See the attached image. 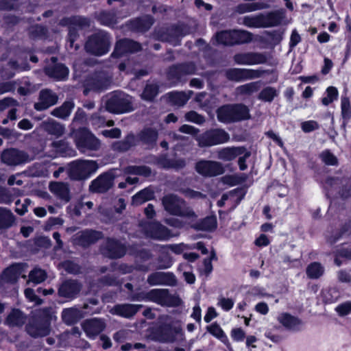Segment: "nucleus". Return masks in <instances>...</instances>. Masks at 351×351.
<instances>
[{"mask_svg":"<svg viewBox=\"0 0 351 351\" xmlns=\"http://www.w3.org/2000/svg\"><path fill=\"white\" fill-rule=\"evenodd\" d=\"M217 119L220 122L228 123L250 118L248 108L241 104L226 105L217 111Z\"/></svg>","mask_w":351,"mask_h":351,"instance_id":"1","label":"nucleus"},{"mask_svg":"<svg viewBox=\"0 0 351 351\" xmlns=\"http://www.w3.org/2000/svg\"><path fill=\"white\" fill-rule=\"evenodd\" d=\"M165 210L171 215L186 217L189 219L195 218V214L188 207L181 199L175 195H167L162 198Z\"/></svg>","mask_w":351,"mask_h":351,"instance_id":"2","label":"nucleus"},{"mask_svg":"<svg viewBox=\"0 0 351 351\" xmlns=\"http://www.w3.org/2000/svg\"><path fill=\"white\" fill-rule=\"evenodd\" d=\"M97 168L93 160H75L69 165L68 171L72 179L82 180L95 173Z\"/></svg>","mask_w":351,"mask_h":351,"instance_id":"3","label":"nucleus"},{"mask_svg":"<svg viewBox=\"0 0 351 351\" xmlns=\"http://www.w3.org/2000/svg\"><path fill=\"white\" fill-rule=\"evenodd\" d=\"M130 104V97L128 95L116 92L107 100L106 108L112 113H124L131 110Z\"/></svg>","mask_w":351,"mask_h":351,"instance_id":"4","label":"nucleus"},{"mask_svg":"<svg viewBox=\"0 0 351 351\" xmlns=\"http://www.w3.org/2000/svg\"><path fill=\"white\" fill-rule=\"evenodd\" d=\"M110 46L109 36L103 32H99L91 36L86 44L87 51L102 56L108 51Z\"/></svg>","mask_w":351,"mask_h":351,"instance_id":"5","label":"nucleus"},{"mask_svg":"<svg viewBox=\"0 0 351 351\" xmlns=\"http://www.w3.org/2000/svg\"><path fill=\"white\" fill-rule=\"evenodd\" d=\"M141 300L151 301L165 306L177 304V299L170 295L167 289H152L141 296Z\"/></svg>","mask_w":351,"mask_h":351,"instance_id":"6","label":"nucleus"},{"mask_svg":"<svg viewBox=\"0 0 351 351\" xmlns=\"http://www.w3.org/2000/svg\"><path fill=\"white\" fill-rule=\"evenodd\" d=\"M230 138L229 134L223 130H212L201 135L197 141L202 147H210L226 143Z\"/></svg>","mask_w":351,"mask_h":351,"instance_id":"7","label":"nucleus"},{"mask_svg":"<svg viewBox=\"0 0 351 351\" xmlns=\"http://www.w3.org/2000/svg\"><path fill=\"white\" fill-rule=\"evenodd\" d=\"M195 170L199 174L206 177L217 176L224 171L220 162L204 160L196 163Z\"/></svg>","mask_w":351,"mask_h":351,"instance_id":"8","label":"nucleus"},{"mask_svg":"<svg viewBox=\"0 0 351 351\" xmlns=\"http://www.w3.org/2000/svg\"><path fill=\"white\" fill-rule=\"evenodd\" d=\"M29 160V156L26 153L16 149H8L1 154V161L10 166L19 165Z\"/></svg>","mask_w":351,"mask_h":351,"instance_id":"9","label":"nucleus"},{"mask_svg":"<svg viewBox=\"0 0 351 351\" xmlns=\"http://www.w3.org/2000/svg\"><path fill=\"white\" fill-rule=\"evenodd\" d=\"M228 79L235 81L254 79L261 77L263 71L261 70L247 69H232L227 71Z\"/></svg>","mask_w":351,"mask_h":351,"instance_id":"10","label":"nucleus"},{"mask_svg":"<svg viewBox=\"0 0 351 351\" xmlns=\"http://www.w3.org/2000/svg\"><path fill=\"white\" fill-rule=\"evenodd\" d=\"M144 229L146 235L150 238L167 240L173 237V234L167 228L158 222L149 223Z\"/></svg>","mask_w":351,"mask_h":351,"instance_id":"11","label":"nucleus"},{"mask_svg":"<svg viewBox=\"0 0 351 351\" xmlns=\"http://www.w3.org/2000/svg\"><path fill=\"white\" fill-rule=\"evenodd\" d=\"M55 317L52 314L49 315L47 320L43 322L34 321L29 323L27 326V332L32 337H43L47 335L50 332L49 320Z\"/></svg>","mask_w":351,"mask_h":351,"instance_id":"12","label":"nucleus"},{"mask_svg":"<svg viewBox=\"0 0 351 351\" xmlns=\"http://www.w3.org/2000/svg\"><path fill=\"white\" fill-rule=\"evenodd\" d=\"M234 60L239 64L254 65L266 62V57L258 53H241L234 56Z\"/></svg>","mask_w":351,"mask_h":351,"instance_id":"13","label":"nucleus"},{"mask_svg":"<svg viewBox=\"0 0 351 351\" xmlns=\"http://www.w3.org/2000/svg\"><path fill=\"white\" fill-rule=\"evenodd\" d=\"M262 27H271L280 25L285 17L283 10L261 14Z\"/></svg>","mask_w":351,"mask_h":351,"instance_id":"14","label":"nucleus"},{"mask_svg":"<svg viewBox=\"0 0 351 351\" xmlns=\"http://www.w3.org/2000/svg\"><path fill=\"white\" fill-rule=\"evenodd\" d=\"M26 266L23 264H14L3 271L1 279L7 282H14L20 276L25 278Z\"/></svg>","mask_w":351,"mask_h":351,"instance_id":"15","label":"nucleus"},{"mask_svg":"<svg viewBox=\"0 0 351 351\" xmlns=\"http://www.w3.org/2000/svg\"><path fill=\"white\" fill-rule=\"evenodd\" d=\"M101 250L105 256L112 258H120L125 252V247L113 239H108Z\"/></svg>","mask_w":351,"mask_h":351,"instance_id":"16","label":"nucleus"},{"mask_svg":"<svg viewBox=\"0 0 351 351\" xmlns=\"http://www.w3.org/2000/svg\"><path fill=\"white\" fill-rule=\"evenodd\" d=\"M83 329L89 338H95L105 328L104 322L99 319H91L82 324Z\"/></svg>","mask_w":351,"mask_h":351,"instance_id":"17","label":"nucleus"},{"mask_svg":"<svg viewBox=\"0 0 351 351\" xmlns=\"http://www.w3.org/2000/svg\"><path fill=\"white\" fill-rule=\"evenodd\" d=\"M141 49V45L130 40H121L117 42L113 55L117 57L123 56L127 53L138 51Z\"/></svg>","mask_w":351,"mask_h":351,"instance_id":"18","label":"nucleus"},{"mask_svg":"<svg viewBox=\"0 0 351 351\" xmlns=\"http://www.w3.org/2000/svg\"><path fill=\"white\" fill-rule=\"evenodd\" d=\"M57 102V96L53 92L44 90L40 93L39 101L34 104L37 110H43L54 105Z\"/></svg>","mask_w":351,"mask_h":351,"instance_id":"19","label":"nucleus"},{"mask_svg":"<svg viewBox=\"0 0 351 351\" xmlns=\"http://www.w3.org/2000/svg\"><path fill=\"white\" fill-rule=\"evenodd\" d=\"M77 145L82 152L88 150H97L100 145L99 140L92 134L88 133L84 138L77 142Z\"/></svg>","mask_w":351,"mask_h":351,"instance_id":"20","label":"nucleus"},{"mask_svg":"<svg viewBox=\"0 0 351 351\" xmlns=\"http://www.w3.org/2000/svg\"><path fill=\"white\" fill-rule=\"evenodd\" d=\"M80 290V285L75 280H67L64 282L59 289L60 295L72 298L75 297Z\"/></svg>","mask_w":351,"mask_h":351,"instance_id":"21","label":"nucleus"},{"mask_svg":"<svg viewBox=\"0 0 351 351\" xmlns=\"http://www.w3.org/2000/svg\"><path fill=\"white\" fill-rule=\"evenodd\" d=\"M112 185V178L110 175H103L95 180L90 189L95 192H104L108 190Z\"/></svg>","mask_w":351,"mask_h":351,"instance_id":"22","label":"nucleus"},{"mask_svg":"<svg viewBox=\"0 0 351 351\" xmlns=\"http://www.w3.org/2000/svg\"><path fill=\"white\" fill-rule=\"evenodd\" d=\"M278 321L285 328L290 330H298L302 326V322L289 313H283L278 315Z\"/></svg>","mask_w":351,"mask_h":351,"instance_id":"23","label":"nucleus"},{"mask_svg":"<svg viewBox=\"0 0 351 351\" xmlns=\"http://www.w3.org/2000/svg\"><path fill=\"white\" fill-rule=\"evenodd\" d=\"M141 307V305L135 304L117 305L112 308L111 313L124 317H130L133 316Z\"/></svg>","mask_w":351,"mask_h":351,"instance_id":"24","label":"nucleus"},{"mask_svg":"<svg viewBox=\"0 0 351 351\" xmlns=\"http://www.w3.org/2000/svg\"><path fill=\"white\" fill-rule=\"evenodd\" d=\"M243 152V147H226L218 152V158L224 161L235 159Z\"/></svg>","mask_w":351,"mask_h":351,"instance_id":"25","label":"nucleus"},{"mask_svg":"<svg viewBox=\"0 0 351 351\" xmlns=\"http://www.w3.org/2000/svg\"><path fill=\"white\" fill-rule=\"evenodd\" d=\"M46 73L56 80H63L68 76L69 70L63 64H57L53 67L47 68Z\"/></svg>","mask_w":351,"mask_h":351,"instance_id":"26","label":"nucleus"},{"mask_svg":"<svg viewBox=\"0 0 351 351\" xmlns=\"http://www.w3.org/2000/svg\"><path fill=\"white\" fill-rule=\"evenodd\" d=\"M50 191L62 199L69 200V192L66 184L62 182H53L49 186Z\"/></svg>","mask_w":351,"mask_h":351,"instance_id":"27","label":"nucleus"},{"mask_svg":"<svg viewBox=\"0 0 351 351\" xmlns=\"http://www.w3.org/2000/svg\"><path fill=\"white\" fill-rule=\"evenodd\" d=\"M183 339L184 335L180 327L169 328L161 337V341L165 342H173L178 339Z\"/></svg>","mask_w":351,"mask_h":351,"instance_id":"28","label":"nucleus"},{"mask_svg":"<svg viewBox=\"0 0 351 351\" xmlns=\"http://www.w3.org/2000/svg\"><path fill=\"white\" fill-rule=\"evenodd\" d=\"M269 7V5L265 3H245L239 5L236 8V11L239 14H243L245 12H250L258 10L266 9Z\"/></svg>","mask_w":351,"mask_h":351,"instance_id":"29","label":"nucleus"},{"mask_svg":"<svg viewBox=\"0 0 351 351\" xmlns=\"http://www.w3.org/2000/svg\"><path fill=\"white\" fill-rule=\"evenodd\" d=\"M25 321L24 315L21 311L17 309H13L8 315L5 324L9 326H22Z\"/></svg>","mask_w":351,"mask_h":351,"instance_id":"30","label":"nucleus"},{"mask_svg":"<svg viewBox=\"0 0 351 351\" xmlns=\"http://www.w3.org/2000/svg\"><path fill=\"white\" fill-rule=\"evenodd\" d=\"M14 222V216L12 212L5 208L0 207V229L11 227Z\"/></svg>","mask_w":351,"mask_h":351,"instance_id":"31","label":"nucleus"},{"mask_svg":"<svg viewBox=\"0 0 351 351\" xmlns=\"http://www.w3.org/2000/svg\"><path fill=\"white\" fill-rule=\"evenodd\" d=\"M154 198V192L149 189H145L132 197V204L139 206Z\"/></svg>","mask_w":351,"mask_h":351,"instance_id":"32","label":"nucleus"},{"mask_svg":"<svg viewBox=\"0 0 351 351\" xmlns=\"http://www.w3.org/2000/svg\"><path fill=\"white\" fill-rule=\"evenodd\" d=\"M101 237V233L93 230H86L81 232L79 236V243L82 245H86L96 241Z\"/></svg>","mask_w":351,"mask_h":351,"instance_id":"33","label":"nucleus"},{"mask_svg":"<svg viewBox=\"0 0 351 351\" xmlns=\"http://www.w3.org/2000/svg\"><path fill=\"white\" fill-rule=\"evenodd\" d=\"M73 107L74 104L72 101H65L60 108L54 109L51 114L58 118L65 119L70 115Z\"/></svg>","mask_w":351,"mask_h":351,"instance_id":"34","label":"nucleus"},{"mask_svg":"<svg viewBox=\"0 0 351 351\" xmlns=\"http://www.w3.org/2000/svg\"><path fill=\"white\" fill-rule=\"evenodd\" d=\"M62 317L66 324H72L80 319L81 313L75 308H66L62 311Z\"/></svg>","mask_w":351,"mask_h":351,"instance_id":"35","label":"nucleus"},{"mask_svg":"<svg viewBox=\"0 0 351 351\" xmlns=\"http://www.w3.org/2000/svg\"><path fill=\"white\" fill-rule=\"evenodd\" d=\"M240 23L250 28H263L261 14L245 16L241 19Z\"/></svg>","mask_w":351,"mask_h":351,"instance_id":"36","label":"nucleus"},{"mask_svg":"<svg viewBox=\"0 0 351 351\" xmlns=\"http://www.w3.org/2000/svg\"><path fill=\"white\" fill-rule=\"evenodd\" d=\"M43 126L45 130L56 136H60L61 134H63L64 130L62 125L57 123L53 119H50L48 120L47 121L43 122Z\"/></svg>","mask_w":351,"mask_h":351,"instance_id":"37","label":"nucleus"},{"mask_svg":"<svg viewBox=\"0 0 351 351\" xmlns=\"http://www.w3.org/2000/svg\"><path fill=\"white\" fill-rule=\"evenodd\" d=\"M216 42L224 45H234V30L222 31L216 34Z\"/></svg>","mask_w":351,"mask_h":351,"instance_id":"38","label":"nucleus"},{"mask_svg":"<svg viewBox=\"0 0 351 351\" xmlns=\"http://www.w3.org/2000/svg\"><path fill=\"white\" fill-rule=\"evenodd\" d=\"M207 330L215 338L219 339L221 342L226 343L228 337L222 328L216 323H213L206 328Z\"/></svg>","mask_w":351,"mask_h":351,"instance_id":"39","label":"nucleus"},{"mask_svg":"<svg viewBox=\"0 0 351 351\" xmlns=\"http://www.w3.org/2000/svg\"><path fill=\"white\" fill-rule=\"evenodd\" d=\"M252 37V34L247 31L234 30V45L249 43Z\"/></svg>","mask_w":351,"mask_h":351,"instance_id":"40","label":"nucleus"},{"mask_svg":"<svg viewBox=\"0 0 351 351\" xmlns=\"http://www.w3.org/2000/svg\"><path fill=\"white\" fill-rule=\"evenodd\" d=\"M324 274L323 267L318 263H313L306 269V274L311 278H318Z\"/></svg>","mask_w":351,"mask_h":351,"instance_id":"41","label":"nucleus"},{"mask_svg":"<svg viewBox=\"0 0 351 351\" xmlns=\"http://www.w3.org/2000/svg\"><path fill=\"white\" fill-rule=\"evenodd\" d=\"M191 91L188 93L184 92H175L170 94L171 100L176 105H184L191 97Z\"/></svg>","mask_w":351,"mask_h":351,"instance_id":"42","label":"nucleus"},{"mask_svg":"<svg viewBox=\"0 0 351 351\" xmlns=\"http://www.w3.org/2000/svg\"><path fill=\"white\" fill-rule=\"evenodd\" d=\"M158 134L152 129H146L141 134V139L147 145H151L156 142Z\"/></svg>","mask_w":351,"mask_h":351,"instance_id":"43","label":"nucleus"},{"mask_svg":"<svg viewBox=\"0 0 351 351\" xmlns=\"http://www.w3.org/2000/svg\"><path fill=\"white\" fill-rule=\"evenodd\" d=\"M29 278L30 281L38 284L43 282L46 279L47 274L44 270L35 268L29 273Z\"/></svg>","mask_w":351,"mask_h":351,"instance_id":"44","label":"nucleus"},{"mask_svg":"<svg viewBox=\"0 0 351 351\" xmlns=\"http://www.w3.org/2000/svg\"><path fill=\"white\" fill-rule=\"evenodd\" d=\"M338 95L339 93L337 89L334 86H329L326 89V96L322 98V102L324 106H328L336 100Z\"/></svg>","mask_w":351,"mask_h":351,"instance_id":"45","label":"nucleus"},{"mask_svg":"<svg viewBox=\"0 0 351 351\" xmlns=\"http://www.w3.org/2000/svg\"><path fill=\"white\" fill-rule=\"evenodd\" d=\"M277 95L278 92L274 88L267 87L260 93L258 97L263 101L270 102Z\"/></svg>","mask_w":351,"mask_h":351,"instance_id":"46","label":"nucleus"},{"mask_svg":"<svg viewBox=\"0 0 351 351\" xmlns=\"http://www.w3.org/2000/svg\"><path fill=\"white\" fill-rule=\"evenodd\" d=\"M217 227V219L211 216L205 218L199 224V229L206 231H211Z\"/></svg>","mask_w":351,"mask_h":351,"instance_id":"47","label":"nucleus"},{"mask_svg":"<svg viewBox=\"0 0 351 351\" xmlns=\"http://www.w3.org/2000/svg\"><path fill=\"white\" fill-rule=\"evenodd\" d=\"M167 274L165 272H156L150 275L148 278V282L152 285L163 284L166 281Z\"/></svg>","mask_w":351,"mask_h":351,"instance_id":"48","label":"nucleus"},{"mask_svg":"<svg viewBox=\"0 0 351 351\" xmlns=\"http://www.w3.org/2000/svg\"><path fill=\"white\" fill-rule=\"evenodd\" d=\"M259 85L258 82H251L240 86L237 88V91L239 94H251L257 91Z\"/></svg>","mask_w":351,"mask_h":351,"instance_id":"49","label":"nucleus"},{"mask_svg":"<svg viewBox=\"0 0 351 351\" xmlns=\"http://www.w3.org/2000/svg\"><path fill=\"white\" fill-rule=\"evenodd\" d=\"M127 173L132 175H141L147 177L151 175V170L145 166L129 167L127 169Z\"/></svg>","mask_w":351,"mask_h":351,"instance_id":"50","label":"nucleus"},{"mask_svg":"<svg viewBox=\"0 0 351 351\" xmlns=\"http://www.w3.org/2000/svg\"><path fill=\"white\" fill-rule=\"evenodd\" d=\"M157 94V86L154 84H148L145 86L142 93V97L145 100H152L156 96Z\"/></svg>","mask_w":351,"mask_h":351,"instance_id":"51","label":"nucleus"},{"mask_svg":"<svg viewBox=\"0 0 351 351\" xmlns=\"http://www.w3.org/2000/svg\"><path fill=\"white\" fill-rule=\"evenodd\" d=\"M161 167L164 168H182L185 165V162L183 160H179L176 161H171L168 159H161L159 162Z\"/></svg>","mask_w":351,"mask_h":351,"instance_id":"52","label":"nucleus"},{"mask_svg":"<svg viewBox=\"0 0 351 351\" xmlns=\"http://www.w3.org/2000/svg\"><path fill=\"white\" fill-rule=\"evenodd\" d=\"M234 301L228 298L220 297L218 298L217 306L225 311H229L232 308Z\"/></svg>","mask_w":351,"mask_h":351,"instance_id":"53","label":"nucleus"},{"mask_svg":"<svg viewBox=\"0 0 351 351\" xmlns=\"http://www.w3.org/2000/svg\"><path fill=\"white\" fill-rule=\"evenodd\" d=\"M322 160L328 165H335L337 163V159L330 151L325 150L320 154Z\"/></svg>","mask_w":351,"mask_h":351,"instance_id":"54","label":"nucleus"},{"mask_svg":"<svg viewBox=\"0 0 351 351\" xmlns=\"http://www.w3.org/2000/svg\"><path fill=\"white\" fill-rule=\"evenodd\" d=\"M341 106L343 117L349 119L351 117V107L348 98H341Z\"/></svg>","mask_w":351,"mask_h":351,"instance_id":"55","label":"nucleus"},{"mask_svg":"<svg viewBox=\"0 0 351 351\" xmlns=\"http://www.w3.org/2000/svg\"><path fill=\"white\" fill-rule=\"evenodd\" d=\"M185 117L187 121L194 122L197 124H201L204 121V117L194 111H191L186 114Z\"/></svg>","mask_w":351,"mask_h":351,"instance_id":"56","label":"nucleus"},{"mask_svg":"<svg viewBox=\"0 0 351 351\" xmlns=\"http://www.w3.org/2000/svg\"><path fill=\"white\" fill-rule=\"evenodd\" d=\"M180 71L183 72L185 74H191L195 72V66L193 64H190L186 66H179L172 69L171 72L177 73Z\"/></svg>","mask_w":351,"mask_h":351,"instance_id":"57","label":"nucleus"},{"mask_svg":"<svg viewBox=\"0 0 351 351\" xmlns=\"http://www.w3.org/2000/svg\"><path fill=\"white\" fill-rule=\"evenodd\" d=\"M339 315L343 316L351 312V302H347L337 306L335 308Z\"/></svg>","mask_w":351,"mask_h":351,"instance_id":"58","label":"nucleus"},{"mask_svg":"<svg viewBox=\"0 0 351 351\" xmlns=\"http://www.w3.org/2000/svg\"><path fill=\"white\" fill-rule=\"evenodd\" d=\"M250 156V152L247 151L245 148H243V152H242V154L241 155L238 156L239 157V169L242 171L246 169L247 165L245 164V160L247 158H248Z\"/></svg>","mask_w":351,"mask_h":351,"instance_id":"59","label":"nucleus"},{"mask_svg":"<svg viewBox=\"0 0 351 351\" xmlns=\"http://www.w3.org/2000/svg\"><path fill=\"white\" fill-rule=\"evenodd\" d=\"M167 247L176 254H181L184 251L189 250L190 248L189 245L184 243L169 245Z\"/></svg>","mask_w":351,"mask_h":351,"instance_id":"60","label":"nucleus"},{"mask_svg":"<svg viewBox=\"0 0 351 351\" xmlns=\"http://www.w3.org/2000/svg\"><path fill=\"white\" fill-rule=\"evenodd\" d=\"M245 336V332L240 328H234L231 331V337L236 341H242Z\"/></svg>","mask_w":351,"mask_h":351,"instance_id":"61","label":"nucleus"},{"mask_svg":"<svg viewBox=\"0 0 351 351\" xmlns=\"http://www.w3.org/2000/svg\"><path fill=\"white\" fill-rule=\"evenodd\" d=\"M215 257V253H213L212 257L210 258H206L203 263V268L202 269V272H203L205 275H208L213 270V265L211 263V259Z\"/></svg>","mask_w":351,"mask_h":351,"instance_id":"62","label":"nucleus"},{"mask_svg":"<svg viewBox=\"0 0 351 351\" xmlns=\"http://www.w3.org/2000/svg\"><path fill=\"white\" fill-rule=\"evenodd\" d=\"M139 25L137 27L141 30H145L148 29L153 23V19L150 16H145L143 19L138 21Z\"/></svg>","mask_w":351,"mask_h":351,"instance_id":"63","label":"nucleus"},{"mask_svg":"<svg viewBox=\"0 0 351 351\" xmlns=\"http://www.w3.org/2000/svg\"><path fill=\"white\" fill-rule=\"evenodd\" d=\"M318 128V124L315 121H308L302 123V129L305 132H310Z\"/></svg>","mask_w":351,"mask_h":351,"instance_id":"64","label":"nucleus"}]
</instances>
